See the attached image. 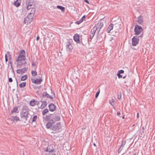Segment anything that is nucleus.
I'll return each mask as SVG.
<instances>
[{
	"mask_svg": "<svg viewBox=\"0 0 155 155\" xmlns=\"http://www.w3.org/2000/svg\"><path fill=\"white\" fill-rule=\"evenodd\" d=\"M43 119L44 121H48L46 124V127L49 129L51 124H54L56 121H59L61 117L58 115L54 116L53 114H50L48 115L43 116Z\"/></svg>",
	"mask_w": 155,
	"mask_h": 155,
	"instance_id": "1",
	"label": "nucleus"
},
{
	"mask_svg": "<svg viewBox=\"0 0 155 155\" xmlns=\"http://www.w3.org/2000/svg\"><path fill=\"white\" fill-rule=\"evenodd\" d=\"M26 59L25 51L24 50L22 49L20 50L18 56L15 60L17 62V66L19 68H21L22 65L25 66L27 63L25 61Z\"/></svg>",
	"mask_w": 155,
	"mask_h": 155,
	"instance_id": "2",
	"label": "nucleus"
},
{
	"mask_svg": "<svg viewBox=\"0 0 155 155\" xmlns=\"http://www.w3.org/2000/svg\"><path fill=\"white\" fill-rule=\"evenodd\" d=\"M30 110L28 106H24L22 107L20 112V117L25 122L28 120V118L31 117V116L29 113Z\"/></svg>",
	"mask_w": 155,
	"mask_h": 155,
	"instance_id": "3",
	"label": "nucleus"
},
{
	"mask_svg": "<svg viewBox=\"0 0 155 155\" xmlns=\"http://www.w3.org/2000/svg\"><path fill=\"white\" fill-rule=\"evenodd\" d=\"M35 10L34 9L32 10V12H29V13L28 15L24 19V22L25 24H28L32 21L35 13V10Z\"/></svg>",
	"mask_w": 155,
	"mask_h": 155,
	"instance_id": "4",
	"label": "nucleus"
},
{
	"mask_svg": "<svg viewBox=\"0 0 155 155\" xmlns=\"http://www.w3.org/2000/svg\"><path fill=\"white\" fill-rule=\"evenodd\" d=\"M61 123L59 122L57 123L56 124H51V126L49 128L52 130L54 131L55 133H57L60 131V130L61 128Z\"/></svg>",
	"mask_w": 155,
	"mask_h": 155,
	"instance_id": "5",
	"label": "nucleus"
},
{
	"mask_svg": "<svg viewBox=\"0 0 155 155\" xmlns=\"http://www.w3.org/2000/svg\"><path fill=\"white\" fill-rule=\"evenodd\" d=\"M143 30L142 28L140 26L136 25L134 29L135 34L137 35H139L143 31Z\"/></svg>",
	"mask_w": 155,
	"mask_h": 155,
	"instance_id": "6",
	"label": "nucleus"
},
{
	"mask_svg": "<svg viewBox=\"0 0 155 155\" xmlns=\"http://www.w3.org/2000/svg\"><path fill=\"white\" fill-rule=\"evenodd\" d=\"M143 35L142 34L139 37L137 36H134L132 39V45L133 46H135L138 43L139 41V37L142 38L143 37Z\"/></svg>",
	"mask_w": 155,
	"mask_h": 155,
	"instance_id": "7",
	"label": "nucleus"
},
{
	"mask_svg": "<svg viewBox=\"0 0 155 155\" xmlns=\"http://www.w3.org/2000/svg\"><path fill=\"white\" fill-rule=\"evenodd\" d=\"M120 25L119 24H116L114 25V29L112 32H114L115 33H118L120 30Z\"/></svg>",
	"mask_w": 155,
	"mask_h": 155,
	"instance_id": "8",
	"label": "nucleus"
},
{
	"mask_svg": "<svg viewBox=\"0 0 155 155\" xmlns=\"http://www.w3.org/2000/svg\"><path fill=\"white\" fill-rule=\"evenodd\" d=\"M31 80L32 83L36 84H40L42 81V79L41 78L35 79L34 78H31Z\"/></svg>",
	"mask_w": 155,
	"mask_h": 155,
	"instance_id": "9",
	"label": "nucleus"
},
{
	"mask_svg": "<svg viewBox=\"0 0 155 155\" xmlns=\"http://www.w3.org/2000/svg\"><path fill=\"white\" fill-rule=\"evenodd\" d=\"M35 6L32 4L27 5V8L28 11L30 12H32V11L33 9H34L35 10Z\"/></svg>",
	"mask_w": 155,
	"mask_h": 155,
	"instance_id": "10",
	"label": "nucleus"
},
{
	"mask_svg": "<svg viewBox=\"0 0 155 155\" xmlns=\"http://www.w3.org/2000/svg\"><path fill=\"white\" fill-rule=\"evenodd\" d=\"M114 29V25L112 23H110L108 26L106 31L108 33H112Z\"/></svg>",
	"mask_w": 155,
	"mask_h": 155,
	"instance_id": "11",
	"label": "nucleus"
},
{
	"mask_svg": "<svg viewBox=\"0 0 155 155\" xmlns=\"http://www.w3.org/2000/svg\"><path fill=\"white\" fill-rule=\"evenodd\" d=\"M39 103V101H35L34 99H33L30 101L29 104L31 106H34L35 105H38Z\"/></svg>",
	"mask_w": 155,
	"mask_h": 155,
	"instance_id": "12",
	"label": "nucleus"
},
{
	"mask_svg": "<svg viewBox=\"0 0 155 155\" xmlns=\"http://www.w3.org/2000/svg\"><path fill=\"white\" fill-rule=\"evenodd\" d=\"M48 108L49 110L51 112L54 111L56 109L55 106L52 103H50L48 105Z\"/></svg>",
	"mask_w": 155,
	"mask_h": 155,
	"instance_id": "13",
	"label": "nucleus"
},
{
	"mask_svg": "<svg viewBox=\"0 0 155 155\" xmlns=\"http://www.w3.org/2000/svg\"><path fill=\"white\" fill-rule=\"evenodd\" d=\"M66 47L67 50L69 51H71L73 49V48L72 45L70 42H68L66 43Z\"/></svg>",
	"mask_w": 155,
	"mask_h": 155,
	"instance_id": "14",
	"label": "nucleus"
},
{
	"mask_svg": "<svg viewBox=\"0 0 155 155\" xmlns=\"http://www.w3.org/2000/svg\"><path fill=\"white\" fill-rule=\"evenodd\" d=\"M42 96L43 97H47L51 100L53 99V97L49 95L46 92H44L42 93Z\"/></svg>",
	"mask_w": 155,
	"mask_h": 155,
	"instance_id": "15",
	"label": "nucleus"
},
{
	"mask_svg": "<svg viewBox=\"0 0 155 155\" xmlns=\"http://www.w3.org/2000/svg\"><path fill=\"white\" fill-rule=\"evenodd\" d=\"M74 41L78 43H80L79 35L78 34H75L74 36Z\"/></svg>",
	"mask_w": 155,
	"mask_h": 155,
	"instance_id": "16",
	"label": "nucleus"
},
{
	"mask_svg": "<svg viewBox=\"0 0 155 155\" xmlns=\"http://www.w3.org/2000/svg\"><path fill=\"white\" fill-rule=\"evenodd\" d=\"M126 140H125L124 141H122V144L121 145L120 147L118 149V153H120L122 150L123 149V147H124L125 145L126 144Z\"/></svg>",
	"mask_w": 155,
	"mask_h": 155,
	"instance_id": "17",
	"label": "nucleus"
},
{
	"mask_svg": "<svg viewBox=\"0 0 155 155\" xmlns=\"http://www.w3.org/2000/svg\"><path fill=\"white\" fill-rule=\"evenodd\" d=\"M138 20L137 21V22L140 25H142L143 22V17L140 15L139 17H138L137 18Z\"/></svg>",
	"mask_w": 155,
	"mask_h": 155,
	"instance_id": "18",
	"label": "nucleus"
},
{
	"mask_svg": "<svg viewBox=\"0 0 155 155\" xmlns=\"http://www.w3.org/2000/svg\"><path fill=\"white\" fill-rule=\"evenodd\" d=\"M41 102L42 104L41 105V109L45 108L47 105V103L46 101H41Z\"/></svg>",
	"mask_w": 155,
	"mask_h": 155,
	"instance_id": "19",
	"label": "nucleus"
},
{
	"mask_svg": "<svg viewBox=\"0 0 155 155\" xmlns=\"http://www.w3.org/2000/svg\"><path fill=\"white\" fill-rule=\"evenodd\" d=\"M97 26H96V25L91 29V34L95 35V32L97 29Z\"/></svg>",
	"mask_w": 155,
	"mask_h": 155,
	"instance_id": "20",
	"label": "nucleus"
},
{
	"mask_svg": "<svg viewBox=\"0 0 155 155\" xmlns=\"http://www.w3.org/2000/svg\"><path fill=\"white\" fill-rule=\"evenodd\" d=\"M18 108L17 107H15L13 108L12 109L11 113L12 114H13L14 113H18Z\"/></svg>",
	"mask_w": 155,
	"mask_h": 155,
	"instance_id": "21",
	"label": "nucleus"
},
{
	"mask_svg": "<svg viewBox=\"0 0 155 155\" xmlns=\"http://www.w3.org/2000/svg\"><path fill=\"white\" fill-rule=\"evenodd\" d=\"M12 119L14 121H15L16 122H17L18 120H19V117L16 116H12Z\"/></svg>",
	"mask_w": 155,
	"mask_h": 155,
	"instance_id": "22",
	"label": "nucleus"
},
{
	"mask_svg": "<svg viewBox=\"0 0 155 155\" xmlns=\"http://www.w3.org/2000/svg\"><path fill=\"white\" fill-rule=\"evenodd\" d=\"M104 25L103 23L100 22V24L98 25V28H99V30L98 32V35L99 33V32L100 31L101 29L102 28Z\"/></svg>",
	"mask_w": 155,
	"mask_h": 155,
	"instance_id": "23",
	"label": "nucleus"
},
{
	"mask_svg": "<svg viewBox=\"0 0 155 155\" xmlns=\"http://www.w3.org/2000/svg\"><path fill=\"white\" fill-rule=\"evenodd\" d=\"M28 69V67H24L23 68L21 69V74H23L25 73L27 70Z\"/></svg>",
	"mask_w": 155,
	"mask_h": 155,
	"instance_id": "24",
	"label": "nucleus"
},
{
	"mask_svg": "<svg viewBox=\"0 0 155 155\" xmlns=\"http://www.w3.org/2000/svg\"><path fill=\"white\" fill-rule=\"evenodd\" d=\"M21 2L19 1H16L14 2V5L17 7H18L20 5Z\"/></svg>",
	"mask_w": 155,
	"mask_h": 155,
	"instance_id": "25",
	"label": "nucleus"
},
{
	"mask_svg": "<svg viewBox=\"0 0 155 155\" xmlns=\"http://www.w3.org/2000/svg\"><path fill=\"white\" fill-rule=\"evenodd\" d=\"M57 8L60 9L62 12H64L65 11L64 7L60 5L57 6Z\"/></svg>",
	"mask_w": 155,
	"mask_h": 155,
	"instance_id": "26",
	"label": "nucleus"
},
{
	"mask_svg": "<svg viewBox=\"0 0 155 155\" xmlns=\"http://www.w3.org/2000/svg\"><path fill=\"white\" fill-rule=\"evenodd\" d=\"M26 82H23L21 83L19 85V86L20 88L24 87L26 86Z\"/></svg>",
	"mask_w": 155,
	"mask_h": 155,
	"instance_id": "27",
	"label": "nucleus"
},
{
	"mask_svg": "<svg viewBox=\"0 0 155 155\" xmlns=\"http://www.w3.org/2000/svg\"><path fill=\"white\" fill-rule=\"evenodd\" d=\"M28 78V76L27 75L25 74L23 76H22L21 78V81H24L25 80Z\"/></svg>",
	"mask_w": 155,
	"mask_h": 155,
	"instance_id": "28",
	"label": "nucleus"
},
{
	"mask_svg": "<svg viewBox=\"0 0 155 155\" xmlns=\"http://www.w3.org/2000/svg\"><path fill=\"white\" fill-rule=\"evenodd\" d=\"M49 112L48 110L47 109H44L42 112V114L43 116L45 115L47 113Z\"/></svg>",
	"mask_w": 155,
	"mask_h": 155,
	"instance_id": "29",
	"label": "nucleus"
},
{
	"mask_svg": "<svg viewBox=\"0 0 155 155\" xmlns=\"http://www.w3.org/2000/svg\"><path fill=\"white\" fill-rule=\"evenodd\" d=\"M37 116L36 115H34L32 118V122H35L37 120Z\"/></svg>",
	"mask_w": 155,
	"mask_h": 155,
	"instance_id": "30",
	"label": "nucleus"
},
{
	"mask_svg": "<svg viewBox=\"0 0 155 155\" xmlns=\"http://www.w3.org/2000/svg\"><path fill=\"white\" fill-rule=\"evenodd\" d=\"M31 74L32 76H35L37 75V72L36 71H32L31 72Z\"/></svg>",
	"mask_w": 155,
	"mask_h": 155,
	"instance_id": "31",
	"label": "nucleus"
},
{
	"mask_svg": "<svg viewBox=\"0 0 155 155\" xmlns=\"http://www.w3.org/2000/svg\"><path fill=\"white\" fill-rule=\"evenodd\" d=\"M8 58H9L8 63L10 64H12L13 60L12 59V56L11 57H8Z\"/></svg>",
	"mask_w": 155,
	"mask_h": 155,
	"instance_id": "32",
	"label": "nucleus"
},
{
	"mask_svg": "<svg viewBox=\"0 0 155 155\" xmlns=\"http://www.w3.org/2000/svg\"><path fill=\"white\" fill-rule=\"evenodd\" d=\"M121 98V92H119L118 93L117 98L119 100H120Z\"/></svg>",
	"mask_w": 155,
	"mask_h": 155,
	"instance_id": "33",
	"label": "nucleus"
},
{
	"mask_svg": "<svg viewBox=\"0 0 155 155\" xmlns=\"http://www.w3.org/2000/svg\"><path fill=\"white\" fill-rule=\"evenodd\" d=\"M100 89H98V91L97 92L96 94H95V98H97V97H98V96L99 95V94L100 93Z\"/></svg>",
	"mask_w": 155,
	"mask_h": 155,
	"instance_id": "34",
	"label": "nucleus"
},
{
	"mask_svg": "<svg viewBox=\"0 0 155 155\" xmlns=\"http://www.w3.org/2000/svg\"><path fill=\"white\" fill-rule=\"evenodd\" d=\"M124 72V71L123 70H121L118 71L117 73L120 74H123Z\"/></svg>",
	"mask_w": 155,
	"mask_h": 155,
	"instance_id": "35",
	"label": "nucleus"
},
{
	"mask_svg": "<svg viewBox=\"0 0 155 155\" xmlns=\"http://www.w3.org/2000/svg\"><path fill=\"white\" fill-rule=\"evenodd\" d=\"M26 4L27 5H29V4H32L31 3V2L30 0H26Z\"/></svg>",
	"mask_w": 155,
	"mask_h": 155,
	"instance_id": "36",
	"label": "nucleus"
},
{
	"mask_svg": "<svg viewBox=\"0 0 155 155\" xmlns=\"http://www.w3.org/2000/svg\"><path fill=\"white\" fill-rule=\"evenodd\" d=\"M54 149H52V150H51L49 147H48V152L50 153L52 151H54Z\"/></svg>",
	"mask_w": 155,
	"mask_h": 155,
	"instance_id": "37",
	"label": "nucleus"
},
{
	"mask_svg": "<svg viewBox=\"0 0 155 155\" xmlns=\"http://www.w3.org/2000/svg\"><path fill=\"white\" fill-rule=\"evenodd\" d=\"M85 15H84L83 16L82 18L80 19L81 21L82 22L85 19Z\"/></svg>",
	"mask_w": 155,
	"mask_h": 155,
	"instance_id": "38",
	"label": "nucleus"
},
{
	"mask_svg": "<svg viewBox=\"0 0 155 155\" xmlns=\"http://www.w3.org/2000/svg\"><path fill=\"white\" fill-rule=\"evenodd\" d=\"M17 73L20 74H22L21 72V69H18L16 71Z\"/></svg>",
	"mask_w": 155,
	"mask_h": 155,
	"instance_id": "39",
	"label": "nucleus"
},
{
	"mask_svg": "<svg viewBox=\"0 0 155 155\" xmlns=\"http://www.w3.org/2000/svg\"><path fill=\"white\" fill-rule=\"evenodd\" d=\"M82 22L81 21V20H80L79 21H76L75 22V23L76 24H78V25H79V24H80Z\"/></svg>",
	"mask_w": 155,
	"mask_h": 155,
	"instance_id": "40",
	"label": "nucleus"
},
{
	"mask_svg": "<svg viewBox=\"0 0 155 155\" xmlns=\"http://www.w3.org/2000/svg\"><path fill=\"white\" fill-rule=\"evenodd\" d=\"M117 75L118 76V78H122V75H120V74H119L118 73H117Z\"/></svg>",
	"mask_w": 155,
	"mask_h": 155,
	"instance_id": "41",
	"label": "nucleus"
},
{
	"mask_svg": "<svg viewBox=\"0 0 155 155\" xmlns=\"http://www.w3.org/2000/svg\"><path fill=\"white\" fill-rule=\"evenodd\" d=\"M110 103L112 106H113V105L114 104V101L113 100L112 101H110Z\"/></svg>",
	"mask_w": 155,
	"mask_h": 155,
	"instance_id": "42",
	"label": "nucleus"
},
{
	"mask_svg": "<svg viewBox=\"0 0 155 155\" xmlns=\"http://www.w3.org/2000/svg\"><path fill=\"white\" fill-rule=\"evenodd\" d=\"M94 35L91 34V35H90V39H92L93 38V37L94 36Z\"/></svg>",
	"mask_w": 155,
	"mask_h": 155,
	"instance_id": "43",
	"label": "nucleus"
},
{
	"mask_svg": "<svg viewBox=\"0 0 155 155\" xmlns=\"http://www.w3.org/2000/svg\"><path fill=\"white\" fill-rule=\"evenodd\" d=\"M8 81L10 82H12L13 81V80L12 78H8Z\"/></svg>",
	"mask_w": 155,
	"mask_h": 155,
	"instance_id": "44",
	"label": "nucleus"
},
{
	"mask_svg": "<svg viewBox=\"0 0 155 155\" xmlns=\"http://www.w3.org/2000/svg\"><path fill=\"white\" fill-rule=\"evenodd\" d=\"M44 151L46 152H48V147H47L46 148H45Z\"/></svg>",
	"mask_w": 155,
	"mask_h": 155,
	"instance_id": "45",
	"label": "nucleus"
},
{
	"mask_svg": "<svg viewBox=\"0 0 155 155\" xmlns=\"http://www.w3.org/2000/svg\"><path fill=\"white\" fill-rule=\"evenodd\" d=\"M7 53L8 54V57H9L12 56L11 54H10V52L9 51H7Z\"/></svg>",
	"mask_w": 155,
	"mask_h": 155,
	"instance_id": "46",
	"label": "nucleus"
},
{
	"mask_svg": "<svg viewBox=\"0 0 155 155\" xmlns=\"http://www.w3.org/2000/svg\"><path fill=\"white\" fill-rule=\"evenodd\" d=\"M50 153H51V154H50L51 155H56L55 154L54 151H52L51 152H50Z\"/></svg>",
	"mask_w": 155,
	"mask_h": 155,
	"instance_id": "47",
	"label": "nucleus"
},
{
	"mask_svg": "<svg viewBox=\"0 0 155 155\" xmlns=\"http://www.w3.org/2000/svg\"><path fill=\"white\" fill-rule=\"evenodd\" d=\"M120 114H121L120 111H118L117 112V115H118V116H119L120 117H121V116H120Z\"/></svg>",
	"mask_w": 155,
	"mask_h": 155,
	"instance_id": "48",
	"label": "nucleus"
},
{
	"mask_svg": "<svg viewBox=\"0 0 155 155\" xmlns=\"http://www.w3.org/2000/svg\"><path fill=\"white\" fill-rule=\"evenodd\" d=\"M84 1L87 4H89V1L87 0H84Z\"/></svg>",
	"mask_w": 155,
	"mask_h": 155,
	"instance_id": "49",
	"label": "nucleus"
},
{
	"mask_svg": "<svg viewBox=\"0 0 155 155\" xmlns=\"http://www.w3.org/2000/svg\"><path fill=\"white\" fill-rule=\"evenodd\" d=\"M142 129L143 130L142 132L143 133H144V127H143L142 128Z\"/></svg>",
	"mask_w": 155,
	"mask_h": 155,
	"instance_id": "50",
	"label": "nucleus"
},
{
	"mask_svg": "<svg viewBox=\"0 0 155 155\" xmlns=\"http://www.w3.org/2000/svg\"><path fill=\"white\" fill-rule=\"evenodd\" d=\"M32 66H36V64L35 63H32Z\"/></svg>",
	"mask_w": 155,
	"mask_h": 155,
	"instance_id": "51",
	"label": "nucleus"
},
{
	"mask_svg": "<svg viewBox=\"0 0 155 155\" xmlns=\"http://www.w3.org/2000/svg\"><path fill=\"white\" fill-rule=\"evenodd\" d=\"M5 58H8V56L7 54H6L5 56Z\"/></svg>",
	"mask_w": 155,
	"mask_h": 155,
	"instance_id": "52",
	"label": "nucleus"
},
{
	"mask_svg": "<svg viewBox=\"0 0 155 155\" xmlns=\"http://www.w3.org/2000/svg\"><path fill=\"white\" fill-rule=\"evenodd\" d=\"M5 61L6 62H7L8 61V58H5Z\"/></svg>",
	"mask_w": 155,
	"mask_h": 155,
	"instance_id": "53",
	"label": "nucleus"
},
{
	"mask_svg": "<svg viewBox=\"0 0 155 155\" xmlns=\"http://www.w3.org/2000/svg\"><path fill=\"white\" fill-rule=\"evenodd\" d=\"M39 36H38L36 38V40L38 41L39 39Z\"/></svg>",
	"mask_w": 155,
	"mask_h": 155,
	"instance_id": "54",
	"label": "nucleus"
},
{
	"mask_svg": "<svg viewBox=\"0 0 155 155\" xmlns=\"http://www.w3.org/2000/svg\"><path fill=\"white\" fill-rule=\"evenodd\" d=\"M11 65V68H12V64H10Z\"/></svg>",
	"mask_w": 155,
	"mask_h": 155,
	"instance_id": "55",
	"label": "nucleus"
},
{
	"mask_svg": "<svg viewBox=\"0 0 155 155\" xmlns=\"http://www.w3.org/2000/svg\"><path fill=\"white\" fill-rule=\"evenodd\" d=\"M124 116H125V115H124L123 117H122V118L123 119H124Z\"/></svg>",
	"mask_w": 155,
	"mask_h": 155,
	"instance_id": "56",
	"label": "nucleus"
},
{
	"mask_svg": "<svg viewBox=\"0 0 155 155\" xmlns=\"http://www.w3.org/2000/svg\"><path fill=\"white\" fill-rule=\"evenodd\" d=\"M93 145H94V146H96V144H95V143H93Z\"/></svg>",
	"mask_w": 155,
	"mask_h": 155,
	"instance_id": "57",
	"label": "nucleus"
},
{
	"mask_svg": "<svg viewBox=\"0 0 155 155\" xmlns=\"http://www.w3.org/2000/svg\"><path fill=\"white\" fill-rule=\"evenodd\" d=\"M137 117L138 118V117H139V116H138V113H137Z\"/></svg>",
	"mask_w": 155,
	"mask_h": 155,
	"instance_id": "58",
	"label": "nucleus"
},
{
	"mask_svg": "<svg viewBox=\"0 0 155 155\" xmlns=\"http://www.w3.org/2000/svg\"><path fill=\"white\" fill-rule=\"evenodd\" d=\"M16 81L17 84V85H18V81L16 79Z\"/></svg>",
	"mask_w": 155,
	"mask_h": 155,
	"instance_id": "59",
	"label": "nucleus"
},
{
	"mask_svg": "<svg viewBox=\"0 0 155 155\" xmlns=\"http://www.w3.org/2000/svg\"><path fill=\"white\" fill-rule=\"evenodd\" d=\"M125 77H126V76H125L124 77H123V78H124H124H125Z\"/></svg>",
	"mask_w": 155,
	"mask_h": 155,
	"instance_id": "60",
	"label": "nucleus"
},
{
	"mask_svg": "<svg viewBox=\"0 0 155 155\" xmlns=\"http://www.w3.org/2000/svg\"><path fill=\"white\" fill-rule=\"evenodd\" d=\"M136 153H134L133 155H136Z\"/></svg>",
	"mask_w": 155,
	"mask_h": 155,
	"instance_id": "61",
	"label": "nucleus"
},
{
	"mask_svg": "<svg viewBox=\"0 0 155 155\" xmlns=\"http://www.w3.org/2000/svg\"><path fill=\"white\" fill-rule=\"evenodd\" d=\"M52 133H54V132H52Z\"/></svg>",
	"mask_w": 155,
	"mask_h": 155,
	"instance_id": "62",
	"label": "nucleus"
},
{
	"mask_svg": "<svg viewBox=\"0 0 155 155\" xmlns=\"http://www.w3.org/2000/svg\"><path fill=\"white\" fill-rule=\"evenodd\" d=\"M38 87V88H40V87Z\"/></svg>",
	"mask_w": 155,
	"mask_h": 155,
	"instance_id": "63",
	"label": "nucleus"
},
{
	"mask_svg": "<svg viewBox=\"0 0 155 155\" xmlns=\"http://www.w3.org/2000/svg\"><path fill=\"white\" fill-rule=\"evenodd\" d=\"M54 95H55V94L54 93Z\"/></svg>",
	"mask_w": 155,
	"mask_h": 155,
	"instance_id": "64",
	"label": "nucleus"
}]
</instances>
